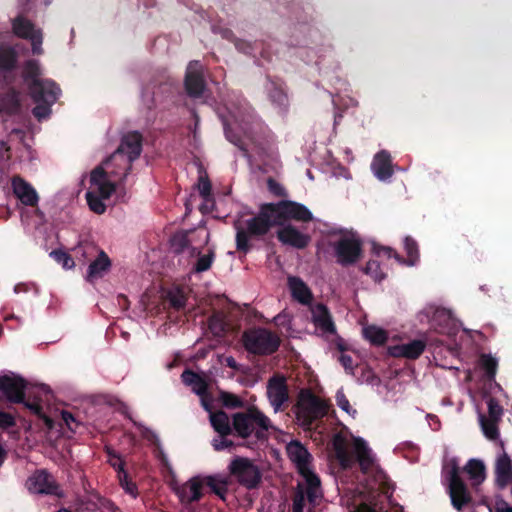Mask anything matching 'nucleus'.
<instances>
[{
    "label": "nucleus",
    "instance_id": "f257e3e1",
    "mask_svg": "<svg viewBox=\"0 0 512 512\" xmlns=\"http://www.w3.org/2000/svg\"><path fill=\"white\" fill-rule=\"evenodd\" d=\"M313 219L311 211L303 204L284 200L261 206L257 216L246 222V228L236 225L237 249L243 252L249 250V235H263L272 226H281L290 220L309 222Z\"/></svg>",
    "mask_w": 512,
    "mask_h": 512
},
{
    "label": "nucleus",
    "instance_id": "f03ea898",
    "mask_svg": "<svg viewBox=\"0 0 512 512\" xmlns=\"http://www.w3.org/2000/svg\"><path fill=\"white\" fill-rule=\"evenodd\" d=\"M24 78L37 106L33 113L39 120L50 114V106L57 100L60 89L50 80L41 78L38 61H28L24 69Z\"/></svg>",
    "mask_w": 512,
    "mask_h": 512
},
{
    "label": "nucleus",
    "instance_id": "7ed1b4c3",
    "mask_svg": "<svg viewBox=\"0 0 512 512\" xmlns=\"http://www.w3.org/2000/svg\"><path fill=\"white\" fill-rule=\"evenodd\" d=\"M286 452L303 478V482L299 483L298 487H305V493L309 502L316 505L323 494L320 479L313 470L311 454L296 440L287 444Z\"/></svg>",
    "mask_w": 512,
    "mask_h": 512
},
{
    "label": "nucleus",
    "instance_id": "20e7f679",
    "mask_svg": "<svg viewBox=\"0 0 512 512\" xmlns=\"http://www.w3.org/2000/svg\"><path fill=\"white\" fill-rule=\"evenodd\" d=\"M105 167L109 168V165H99L91 171L86 192L88 206L97 214L105 212L106 205L104 201L112 196L119 182L109 175Z\"/></svg>",
    "mask_w": 512,
    "mask_h": 512
},
{
    "label": "nucleus",
    "instance_id": "39448f33",
    "mask_svg": "<svg viewBox=\"0 0 512 512\" xmlns=\"http://www.w3.org/2000/svg\"><path fill=\"white\" fill-rule=\"evenodd\" d=\"M328 411L329 405L324 399L309 390H302L299 393L295 414L300 426L309 428L314 421L326 416Z\"/></svg>",
    "mask_w": 512,
    "mask_h": 512
},
{
    "label": "nucleus",
    "instance_id": "423d86ee",
    "mask_svg": "<svg viewBox=\"0 0 512 512\" xmlns=\"http://www.w3.org/2000/svg\"><path fill=\"white\" fill-rule=\"evenodd\" d=\"M254 425L263 431L272 428L270 419L256 408L249 409L247 413H237L233 417V428L240 437L250 436Z\"/></svg>",
    "mask_w": 512,
    "mask_h": 512
},
{
    "label": "nucleus",
    "instance_id": "0eeeda50",
    "mask_svg": "<svg viewBox=\"0 0 512 512\" xmlns=\"http://www.w3.org/2000/svg\"><path fill=\"white\" fill-rule=\"evenodd\" d=\"M230 473L247 488L256 487L261 480L258 467L249 459L236 457L229 465Z\"/></svg>",
    "mask_w": 512,
    "mask_h": 512
},
{
    "label": "nucleus",
    "instance_id": "6e6552de",
    "mask_svg": "<svg viewBox=\"0 0 512 512\" xmlns=\"http://www.w3.org/2000/svg\"><path fill=\"white\" fill-rule=\"evenodd\" d=\"M141 153V136L137 132H131L122 138L121 144L114 152V158L119 161L120 170L130 169L131 163Z\"/></svg>",
    "mask_w": 512,
    "mask_h": 512
},
{
    "label": "nucleus",
    "instance_id": "1a4fd4ad",
    "mask_svg": "<svg viewBox=\"0 0 512 512\" xmlns=\"http://www.w3.org/2000/svg\"><path fill=\"white\" fill-rule=\"evenodd\" d=\"M246 349L255 354H268L274 352L278 345V338L267 330H254L244 334Z\"/></svg>",
    "mask_w": 512,
    "mask_h": 512
},
{
    "label": "nucleus",
    "instance_id": "9d476101",
    "mask_svg": "<svg viewBox=\"0 0 512 512\" xmlns=\"http://www.w3.org/2000/svg\"><path fill=\"white\" fill-rule=\"evenodd\" d=\"M13 32L20 38L27 39L31 42L34 54L42 53V33L36 29L34 25L26 18L19 16L13 20Z\"/></svg>",
    "mask_w": 512,
    "mask_h": 512
},
{
    "label": "nucleus",
    "instance_id": "9b49d317",
    "mask_svg": "<svg viewBox=\"0 0 512 512\" xmlns=\"http://www.w3.org/2000/svg\"><path fill=\"white\" fill-rule=\"evenodd\" d=\"M267 397L274 412H279L288 402V388L286 380L282 376H274L267 383Z\"/></svg>",
    "mask_w": 512,
    "mask_h": 512
},
{
    "label": "nucleus",
    "instance_id": "f8f14e48",
    "mask_svg": "<svg viewBox=\"0 0 512 512\" xmlns=\"http://www.w3.org/2000/svg\"><path fill=\"white\" fill-rule=\"evenodd\" d=\"M333 461L341 469H348L351 466V444L348 431L339 432L333 437Z\"/></svg>",
    "mask_w": 512,
    "mask_h": 512
},
{
    "label": "nucleus",
    "instance_id": "ddd939ff",
    "mask_svg": "<svg viewBox=\"0 0 512 512\" xmlns=\"http://www.w3.org/2000/svg\"><path fill=\"white\" fill-rule=\"evenodd\" d=\"M277 238L282 244L297 249L305 248L310 242L309 235L302 233L291 224L281 225L277 231Z\"/></svg>",
    "mask_w": 512,
    "mask_h": 512
},
{
    "label": "nucleus",
    "instance_id": "4468645a",
    "mask_svg": "<svg viewBox=\"0 0 512 512\" xmlns=\"http://www.w3.org/2000/svg\"><path fill=\"white\" fill-rule=\"evenodd\" d=\"M12 190L15 197L25 206L35 207L38 204L39 196L36 190L21 177H13L11 180Z\"/></svg>",
    "mask_w": 512,
    "mask_h": 512
},
{
    "label": "nucleus",
    "instance_id": "2eb2a0df",
    "mask_svg": "<svg viewBox=\"0 0 512 512\" xmlns=\"http://www.w3.org/2000/svg\"><path fill=\"white\" fill-rule=\"evenodd\" d=\"M25 381L16 375H5L0 378V390L13 402H22L24 399Z\"/></svg>",
    "mask_w": 512,
    "mask_h": 512
},
{
    "label": "nucleus",
    "instance_id": "dca6fc26",
    "mask_svg": "<svg viewBox=\"0 0 512 512\" xmlns=\"http://www.w3.org/2000/svg\"><path fill=\"white\" fill-rule=\"evenodd\" d=\"M27 488L31 493L35 494L59 495L53 478L45 471H39L32 475L27 481Z\"/></svg>",
    "mask_w": 512,
    "mask_h": 512
},
{
    "label": "nucleus",
    "instance_id": "f3484780",
    "mask_svg": "<svg viewBox=\"0 0 512 512\" xmlns=\"http://www.w3.org/2000/svg\"><path fill=\"white\" fill-rule=\"evenodd\" d=\"M185 87L187 93L192 97H198L202 94L204 82L202 78V65L199 62L193 61L189 63L186 71Z\"/></svg>",
    "mask_w": 512,
    "mask_h": 512
},
{
    "label": "nucleus",
    "instance_id": "a211bd4d",
    "mask_svg": "<svg viewBox=\"0 0 512 512\" xmlns=\"http://www.w3.org/2000/svg\"><path fill=\"white\" fill-rule=\"evenodd\" d=\"M203 487L204 480H202V477L197 476L175 488V491L181 502L191 503L201 498Z\"/></svg>",
    "mask_w": 512,
    "mask_h": 512
},
{
    "label": "nucleus",
    "instance_id": "6ab92c4d",
    "mask_svg": "<svg viewBox=\"0 0 512 512\" xmlns=\"http://www.w3.org/2000/svg\"><path fill=\"white\" fill-rule=\"evenodd\" d=\"M312 319L319 334L328 335L334 332V324L325 306L320 304L314 306L312 308Z\"/></svg>",
    "mask_w": 512,
    "mask_h": 512
},
{
    "label": "nucleus",
    "instance_id": "aec40b11",
    "mask_svg": "<svg viewBox=\"0 0 512 512\" xmlns=\"http://www.w3.org/2000/svg\"><path fill=\"white\" fill-rule=\"evenodd\" d=\"M110 267L111 261L108 255L102 250L98 251L97 258L88 266L86 280L93 282L103 277Z\"/></svg>",
    "mask_w": 512,
    "mask_h": 512
},
{
    "label": "nucleus",
    "instance_id": "412c9836",
    "mask_svg": "<svg viewBox=\"0 0 512 512\" xmlns=\"http://www.w3.org/2000/svg\"><path fill=\"white\" fill-rule=\"evenodd\" d=\"M202 405L205 410L210 413V422L214 430L220 434V436H226L231 433L230 419L223 411L212 412L206 399H202Z\"/></svg>",
    "mask_w": 512,
    "mask_h": 512
},
{
    "label": "nucleus",
    "instance_id": "4be33fe9",
    "mask_svg": "<svg viewBox=\"0 0 512 512\" xmlns=\"http://www.w3.org/2000/svg\"><path fill=\"white\" fill-rule=\"evenodd\" d=\"M289 288L294 299L300 303L307 304L312 299V294L307 285L297 277H289Z\"/></svg>",
    "mask_w": 512,
    "mask_h": 512
},
{
    "label": "nucleus",
    "instance_id": "5701e85b",
    "mask_svg": "<svg viewBox=\"0 0 512 512\" xmlns=\"http://www.w3.org/2000/svg\"><path fill=\"white\" fill-rule=\"evenodd\" d=\"M181 378L187 386H190L196 394L201 396V400L205 399L204 395L207 390V383L201 376L192 371H184Z\"/></svg>",
    "mask_w": 512,
    "mask_h": 512
},
{
    "label": "nucleus",
    "instance_id": "b1692460",
    "mask_svg": "<svg viewBox=\"0 0 512 512\" xmlns=\"http://www.w3.org/2000/svg\"><path fill=\"white\" fill-rule=\"evenodd\" d=\"M204 485H207L216 495L224 499L228 490V479L221 475H213L202 478Z\"/></svg>",
    "mask_w": 512,
    "mask_h": 512
},
{
    "label": "nucleus",
    "instance_id": "393cba45",
    "mask_svg": "<svg viewBox=\"0 0 512 512\" xmlns=\"http://www.w3.org/2000/svg\"><path fill=\"white\" fill-rule=\"evenodd\" d=\"M335 255L337 261L341 264H349L352 261V239L350 235L336 244Z\"/></svg>",
    "mask_w": 512,
    "mask_h": 512
},
{
    "label": "nucleus",
    "instance_id": "a878e982",
    "mask_svg": "<svg viewBox=\"0 0 512 512\" xmlns=\"http://www.w3.org/2000/svg\"><path fill=\"white\" fill-rule=\"evenodd\" d=\"M17 62V56L13 49L0 48V76L12 70Z\"/></svg>",
    "mask_w": 512,
    "mask_h": 512
},
{
    "label": "nucleus",
    "instance_id": "bb28decb",
    "mask_svg": "<svg viewBox=\"0 0 512 512\" xmlns=\"http://www.w3.org/2000/svg\"><path fill=\"white\" fill-rule=\"evenodd\" d=\"M109 165V168L105 167V170L109 173L111 177L116 178L118 181H121L126 177L130 169H126L124 171L120 170L119 161L114 158V153L102 162L100 165Z\"/></svg>",
    "mask_w": 512,
    "mask_h": 512
},
{
    "label": "nucleus",
    "instance_id": "cd10ccee",
    "mask_svg": "<svg viewBox=\"0 0 512 512\" xmlns=\"http://www.w3.org/2000/svg\"><path fill=\"white\" fill-rule=\"evenodd\" d=\"M194 239L188 237V234L185 232L176 233L171 239V246L175 250V252H181L188 245L194 244Z\"/></svg>",
    "mask_w": 512,
    "mask_h": 512
},
{
    "label": "nucleus",
    "instance_id": "c85d7f7f",
    "mask_svg": "<svg viewBox=\"0 0 512 512\" xmlns=\"http://www.w3.org/2000/svg\"><path fill=\"white\" fill-rule=\"evenodd\" d=\"M50 256L55 259L64 269H73L75 262L72 257L62 250H55L50 253Z\"/></svg>",
    "mask_w": 512,
    "mask_h": 512
},
{
    "label": "nucleus",
    "instance_id": "c756f323",
    "mask_svg": "<svg viewBox=\"0 0 512 512\" xmlns=\"http://www.w3.org/2000/svg\"><path fill=\"white\" fill-rule=\"evenodd\" d=\"M214 256H215V253L211 249L208 250V252L206 254L200 255L196 262L195 268H194L195 271L196 272H204V271L208 270L212 265Z\"/></svg>",
    "mask_w": 512,
    "mask_h": 512
},
{
    "label": "nucleus",
    "instance_id": "7c9ffc66",
    "mask_svg": "<svg viewBox=\"0 0 512 512\" xmlns=\"http://www.w3.org/2000/svg\"><path fill=\"white\" fill-rule=\"evenodd\" d=\"M167 298L170 304L177 309L184 307L186 302L183 292L179 289L169 291Z\"/></svg>",
    "mask_w": 512,
    "mask_h": 512
},
{
    "label": "nucleus",
    "instance_id": "2f4dec72",
    "mask_svg": "<svg viewBox=\"0 0 512 512\" xmlns=\"http://www.w3.org/2000/svg\"><path fill=\"white\" fill-rule=\"evenodd\" d=\"M197 189H198L200 195L205 200H207L209 198V196L211 194V184H210V181L208 180L206 174H204V173L200 174L198 184H197Z\"/></svg>",
    "mask_w": 512,
    "mask_h": 512
},
{
    "label": "nucleus",
    "instance_id": "473e14b6",
    "mask_svg": "<svg viewBox=\"0 0 512 512\" xmlns=\"http://www.w3.org/2000/svg\"><path fill=\"white\" fill-rule=\"evenodd\" d=\"M119 481L122 488L133 498L137 496V489L134 483L128 480V476L125 472L119 474Z\"/></svg>",
    "mask_w": 512,
    "mask_h": 512
},
{
    "label": "nucleus",
    "instance_id": "72a5a7b5",
    "mask_svg": "<svg viewBox=\"0 0 512 512\" xmlns=\"http://www.w3.org/2000/svg\"><path fill=\"white\" fill-rule=\"evenodd\" d=\"M336 402L337 405L347 414H350V404L349 400L345 396L342 389L338 390L336 393Z\"/></svg>",
    "mask_w": 512,
    "mask_h": 512
},
{
    "label": "nucleus",
    "instance_id": "f704fd0d",
    "mask_svg": "<svg viewBox=\"0 0 512 512\" xmlns=\"http://www.w3.org/2000/svg\"><path fill=\"white\" fill-rule=\"evenodd\" d=\"M212 446L216 451H221L233 446V442L226 439L225 436H221L212 441Z\"/></svg>",
    "mask_w": 512,
    "mask_h": 512
},
{
    "label": "nucleus",
    "instance_id": "c9c22d12",
    "mask_svg": "<svg viewBox=\"0 0 512 512\" xmlns=\"http://www.w3.org/2000/svg\"><path fill=\"white\" fill-rule=\"evenodd\" d=\"M267 184L270 192L276 196H286L285 188L274 179H268Z\"/></svg>",
    "mask_w": 512,
    "mask_h": 512
},
{
    "label": "nucleus",
    "instance_id": "e433bc0d",
    "mask_svg": "<svg viewBox=\"0 0 512 512\" xmlns=\"http://www.w3.org/2000/svg\"><path fill=\"white\" fill-rule=\"evenodd\" d=\"M222 400H223L224 405H226L228 407L236 408V407H240L242 405V401L237 396H235L233 394L224 393L222 395Z\"/></svg>",
    "mask_w": 512,
    "mask_h": 512
},
{
    "label": "nucleus",
    "instance_id": "4c0bfd02",
    "mask_svg": "<svg viewBox=\"0 0 512 512\" xmlns=\"http://www.w3.org/2000/svg\"><path fill=\"white\" fill-rule=\"evenodd\" d=\"M301 490L296 495L293 501V512H303L304 508V491L305 487H299Z\"/></svg>",
    "mask_w": 512,
    "mask_h": 512
},
{
    "label": "nucleus",
    "instance_id": "58836bf2",
    "mask_svg": "<svg viewBox=\"0 0 512 512\" xmlns=\"http://www.w3.org/2000/svg\"><path fill=\"white\" fill-rule=\"evenodd\" d=\"M61 416H62V420L64 421V423L67 425V427L69 429H71V430L76 429V427L78 426V423L76 422L75 418L73 417V415L71 413L63 411L61 413Z\"/></svg>",
    "mask_w": 512,
    "mask_h": 512
},
{
    "label": "nucleus",
    "instance_id": "ea45409f",
    "mask_svg": "<svg viewBox=\"0 0 512 512\" xmlns=\"http://www.w3.org/2000/svg\"><path fill=\"white\" fill-rule=\"evenodd\" d=\"M14 418L5 412L0 411V427L7 428L14 425Z\"/></svg>",
    "mask_w": 512,
    "mask_h": 512
},
{
    "label": "nucleus",
    "instance_id": "a19ab883",
    "mask_svg": "<svg viewBox=\"0 0 512 512\" xmlns=\"http://www.w3.org/2000/svg\"><path fill=\"white\" fill-rule=\"evenodd\" d=\"M109 463L116 469L119 470V474L124 472L123 471V463L119 456L116 454H109Z\"/></svg>",
    "mask_w": 512,
    "mask_h": 512
},
{
    "label": "nucleus",
    "instance_id": "79ce46f5",
    "mask_svg": "<svg viewBox=\"0 0 512 512\" xmlns=\"http://www.w3.org/2000/svg\"><path fill=\"white\" fill-rule=\"evenodd\" d=\"M197 235L203 239V244H207L209 241V232L206 229H200Z\"/></svg>",
    "mask_w": 512,
    "mask_h": 512
},
{
    "label": "nucleus",
    "instance_id": "37998d69",
    "mask_svg": "<svg viewBox=\"0 0 512 512\" xmlns=\"http://www.w3.org/2000/svg\"><path fill=\"white\" fill-rule=\"evenodd\" d=\"M141 429V433L144 437H146L147 439H155L156 436L148 429V428H144V427H140Z\"/></svg>",
    "mask_w": 512,
    "mask_h": 512
},
{
    "label": "nucleus",
    "instance_id": "c03bdc74",
    "mask_svg": "<svg viewBox=\"0 0 512 512\" xmlns=\"http://www.w3.org/2000/svg\"><path fill=\"white\" fill-rule=\"evenodd\" d=\"M340 361L342 362V364H343V366L345 367L346 370H350L351 369L350 358L349 357L341 356Z\"/></svg>",
    "mask_w": 512,
    "mask_h": 512
},
{
    "label": "nucleus",
    "instance_id": "a18cd8bd",
    "mask_svg": "<svg viewBox=\"0 0 512 512\" xmlns=\"http://www.w3.org/2000/svg\"><path fill=\"white\" fill-rule=\"evenodd\" d=\"M26 406L32 411H34L36 414L40 412V406L37 403H26Z\"/></svg>",
    "mask_w": 512,
    "mask_h": 512
},
{
    "label": "nucleus",
    "instance_id": "49530a36",
    "mask_svg": "<svg viewBox=\"0 0 512 512\" xmlns=\"http://www.w3.org/2000/svg\"><path fill=\"white\" fill-rule=\"evenodd\" d=\"M226 363H227V365H228L229 367H231V368H236V361L234 360V358H232V357H228V358L226 359Z\"/></svg>",
    "mask_w": 512,
    "mask_h": 512
},
{
    "label": "nucleus",
    "instance_id": "de8ad7c7",
    "mask_svg": "<svg viewBox=\"0 0 512 512\" xmlns=\"http://www.w3.org/2000/svg\"><path fill=\"white\" fill-rule=\"evenodd\" d=\"M95 249L93 247H87L85 250H83V256H86L87 254H91L92 251Z\"/></svg>",
    "mask_w": 512,
    "mask_h": 512
},
{
    "label": "nucleus",
    "instance_id": "09e8293b",
    "mask_svg": "<svg viewBox=\"0 0 512 512\" xmlns=\"http://www.w3.org/2000/svg\"><path fill=\"white\" fill-rule=\"evenodd\" d=\"M39 391L43 392V393H48L49 392V389L48 387H46L45 385H40L38 387Z\"/></svg>",
    "mask_w": 512,
    "mask_h": 512
},
{
    "label": "nucleus",
    "instance_id": "8fccbe9b",
    "mask_svg": "<svg viewBox=\"0 0 512 512\" xmlns=\"http://www.w3.org/2000/svg\"><path fill=\"white\" fill-rule=\"evenodd\" d=\"M226 135L227 137L229 138L230 142H234L235 144H237V142L232 138V136L230 135V131L228 128H226Z\"/></svg>",
    "mask_w": 512,
    "mask_h": 512
},
{
    "label": "nucleus",
    "instance_id": "3c124183",
    "mask_svg": "<svg viewBox=\"0 0 512 512\" xmlns=\"http://www.w3.org/2000/svg\"><path fill=\"white\" fill-rule=\"evenodd\" d=\"M44 419H45L46 424H47L49 427H52V422H51V420H50L49 418H47V417H45Z\"/></svg>",
    "mask_w": 512,
    "mask_h": 512
},
{
    "label": "nucleus",
    "instance_id": "603ef678",
    "mask_svg": "<svg viewBox=\"0 0 512 512\" xmlns=\"http://www.w3.org/2000/svg\"><path fill=\"white\" fill-rule=\"evenodd\" d=\"M58 512H70V511L67 509H60Z\"/></svg>",
    "mask_w": 512,
    "mask_h": 512
},
{
    "label": "nucleus",
    "instance_id": "864d4df0",
    "mask_svg": "<svg viewBox=\"0 0 512 512\" xmlns=\"http://www.w3.org/2000/svg\"><path fill=\"white\" fill-rule=\"evenodd\" d=\"M196 250H197V248H196L195 246H193V247H192V251H193V253H195V252H196Z\"/></svg>",
    "mask_w": 512,
    "mask_h": 512
},
{
    "label": "nucleus",
    "instance_id": "5fc2aeb1",
    "mask_svg": "<svg viewBox=\"0 0 512 512\" xmlns=\"http://www.w3.org/2000/svg\"><path fill=\"white\" fill-rule=\"evenodd\" d=\"M256 434H257V437H261L262 436L260 431H257Z\"/></svg>",
    "mask_w": 512,
    "mask_h": 512
},
{
    "label": "nucleus",
    "instance_id": "6e6d98bb",
    "mask_svg": "<svg viewBox=\"0 0 512 512\" xmlns=\"http://www.w3.org/2000/svg\"><path fill=\"white\" fill-rule=\"evenodd\" d=\"M349 512H352V511H349Z\"/></svg>",
    "mask_w": 512,
    "mask_h": 512
}]
</instances>
